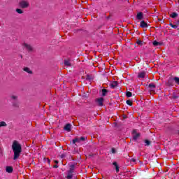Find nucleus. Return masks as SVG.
I'll return each instance as SVG.
<instances>
[{
    "label": "nucleus",
    "mask_w": 179,
    "mask_h": 179,
    "mask_svg": "<svg viewBox=\"0 0 179 179\" xmlns=\"http://www.w3.org/2000/svg\"><path fill=\"white\" fill-rule=\"evenodd\" d=\"M64 65H65L66 66H71V61H69V60H65V61H64Z\"/></svg>",
    "instance_id": "nucleus-18"
},
{
    "label": "nucleus",
    "mask_w": 179,
    "mask_h": 179,
    "mask_svg": "<svg viewBox=\"0 0 179 179\" xmlns=\"http://www.w3.org/2000/svg\"><path fill=\"white\" fill-rule=\"evenodd\" d=\"M178 135H179V130H178Z\"/></svg>",
    "instance_id": "nucleus-41"
},
{
    "label": "nucleus",
    "mask_w": 179,
    "mask_h": 179,
    "mask_svg": "<svg viewBox=\"0 0 179 179\" xmlns=\"http://www.w3.org/2000/svg\"><path fill=\"white\" fill-rule=\"evenodd\" d=\"M136 44H138V45H142L141 41H139V40L136 41Z\"/></svg>",
    "instance_id": "nucleus-31"
},
{
    "label": "nucleus",
    "mask_w": 179,
    "mask_h": 179,
    "mask_svg": "<svg viewBox=\"0 0 179 179\" xmlns=\"http://www.w3.org/2000/svg\"><path fill=\"white\" fill-rule=\"evenodd\" d=\"M64 130L67 132H71V124H67L64 126Z\"/></svg>",
    "instance_id": "nucleus-11"
},
{
    "label": "nucleus",
    "mask_w": 179,
    "mask_h": 179,
    "mask_svg": "<svg viewBox=\"0 0 179 179\" xmlns=\"http://www.w3.org/2000/svg\"><path fill=\"white\" fill-rule=\"evenodd\" d=\"M112 153H115V148H112Z\"/></svg>",
    "instance_id": "nucleus-38"
},
{
    "label": "nucleus",
    "mask_w": 179,
    "mask_h": 179,
    "mask_svg": "<svg viewBox=\"0 0 179 179\" xmlns=\"http://www.w3.org/2000/svg\"><path fill=\"white\" fill-rule=\"evenodd\" d=\"M177 16H178V14H177V13H172L171 14V17H172L173 19L177 17Z\"/></svg>",
    "instance_id": "nucleus-21"
},
{
    "label": "nucleus",
    "mask_w": 179,
    "mask_h": 179,
    "mask_svg": "<svg viewBox=\"0 0 179 179\" xmlns=\"http://www.w3.org/2000/svg\"><path fill=\"white\" fill-rule=\"evenodd\" d=\"M113 124H114L115 127H118V123H117V122H115Z\"/></svg>",
    "instance_id": "nucleus-37"
},
{
    "label": "nucleus",
    "mask_w": 179,
    "mask_h": 179,
    "mask_svg": "<svg viewBox=\"0 0 179 179\" xmlns=\"http://www.w3.org/2000/svg\"><path fill=\"white\" fill-rule=\"evenodd\" d=\"M73 177V174L72 173L68 172L66 179H72Z\"/></svg>",
    "instance_id": "nucleus-16"
},
{
    "label": "nucleus",
    "mask_w": 179,
    "mask_h": 179,
    "mask_svg": "<svg viewBox=\"0 0 179 179\" xmlns=\"http://www.w3.org/2000/svg\"><path fill=\"white\" fill-rule=\"evenodd\" d=\"M96 103L97 106H99V107H101L104 103V99L101 97L96 99Z\"/></svg>",
    "instance_id": "nucleus-4"
},
{
    "label": "nucleus",
    "mask_w": 179,
    "mask_h": 179,
    "mask_svg": "<svg viewBox=\"0 0 179 179\" xmlns=\"http://www.w3.org/2000/svg\"><path fill=\"white\" fill-rule=\"evenodd\" d=\"M132 134L134 141H137L139 136H141V134L136 133V129L132 131Z\"/></svg>",
    "instance_id": "nucleus-3"
},
{
    "label": "nucleus",
    "mask_w": 179,
    "mask_h": 179,
    "mask_svg": "<svg viewBox=\"0 0 179 179\" xmlns=\"http://www.w3.org/2000/svg\"><path fill=\"white\" fill-rule=\"evenodd\" d=\"M53 168H54V169H58V165H57V164H56V165H54Z\"/></svg>",
    "instance_id": "nucleus-39"
},
{
    "label": "nucleus",
    "mask_w": 179,
    "mask_h": 179,
    "mask_svg": "<svg viewBox=\"0 0 179 179\" xmlns=\"http://www.w3.org/2000/svg\"><path fill=\"white\" fill-rule=\"evenodd\" d=\"M55 163L56 164H58V161L55 160Z\"/></svg>",
    "instance_id": "nucleus-40"
},
{
    "label": "nucleus",
    "mask_w": 179,
    "mask_h": 179,
    "mask_svg": "<svg viewBox=\"0 0 179 179\" xmlns=\"http://www.w3.org/2000/svg\"><path fill=\"white\" fill-rule=\"evenodd\" d=\"M60 157H61V159H64V157H65V154H62Z\"/></svg>",
    "instance_id": "nucleus-36"
},
{
    "label": "nucleus",
    "mask_w": 179,
    "mask_h": 179,
    "mask_svg": "<svg viewBox=\"0 0 179 179\" xmlns=\"http://www.w3.org/2000/svg\"><path fill=\"white\" fill-rule=\"evenodd\" d=\"M16 13L22 14V13H23V10H22V9H20V8H17L16 9Z\"/></svg>",
    "instance_id": "nucleus-27"
},
{
    "label": "nucleus",
    "mask_w": 179,
    "mask_h": 179,
    "mask_svg": "<svg viewBox=\"0 0 179 179\" xmlns=\"http://www.w3.org/2000/svg\"><path fill=\"white\" fill-rule=\"evenodd\" d=\"M118 85V83L117 81H114L110 84V87H112L113 89H114L115 87H117V86Z\"/></svg>",
    "instance_id": "nucleus-14"
},
{
    "label": "nucleus",
    "mask_w": 179,
    "mask_h": 179,
    "mask_svg": "<svg viewBox=\"0 0 179 179\" xmlns=\"http://www.w3.org/2000/svg\"><path fill=\"white\" fill-rule=\"evenodd\" d=\"M20 6L21 8H27L29 6V2L26 1H20Z\"/></svg>",
    "instance_id": "nucleus-6"
},
{
    "label": "nucleus",
    "mask_w": 179,
    "mask_h": 179,
    "mask_svg": "<svg viewBox=\"0 0 179 179\" xmlns=\"http://www.w3.org/2000/svg\"><path fill=\"white\" fill-rule=\"evenodd\" d=\"M102 96H106L107 93H108V91L106 89H103L101 90Z\"/></svg>",
    "instance_id": "nucleus-17"
},
{
    "label": "nucleus",
    "mask_w": 179,
    "mask_h": 179,
    "mask_svg": "<svg viewBox=\"0 0 179 179\" xmlns=\"http://www.w3.org/2000/svg\"><path fill=\"white\" fill-rule=\"evenodd\" d=\"M174 83L176 85H179V78L178 77H175L173 78Z\"/></svg>",
    "instance_id": "nucleus-19"
},
{
    "label": "nucleus",
    "mask_w": 179,
    "mask_h": 179,
    "mask_svg": "<svg viewBox=\"0 0 179 179\" xmlns=\"http://www.w3.org/2000/svg\"><path fill=\"white\" fill-rule=\"evenodd\" d=\"M140 26L143 29H146V27H148V23H146L145 21H141L140 23Z\"/></svg>",
    "instance_id": "nucleus-9"
},
{
    "label": "nucleus",
    "mask_w": 179,
    "mask_h": 179,
    "mask_svg": "<svg viewBox=\"0 0 179 179\" xmlns=\"http://www.w3.org/2000/svg\"><path fill=\"white\" fill-rule=\"evenodd\" d=\"M1 127H8V124H6V122L2 121L0 122V128H1Z\"/></svg>",
    "instance_id": "nucleus-20"
},
{
    "label": "nucleus",
    "mask_w": 179,
    "mask_h": 179,
    "mask_svg": "<svg viewBox=\"0 0 179 179\" xmlns=\"http://www.w3.org/2000/svg\"><path fill=\"white\" fill-rule=\"evenodd\" d=\"M24 71H25V72H27V73H31V71H30V69L27 67L24 68Z\"/></svg>",
    "instance_id": "nucleus-25"
},
{
    "label": "nucleus",
    "mask_w": 179,
    "mask_h": 179,
    "mask_svg": "<svg viewBox=\"0 0 179 179\" xmlns=\"http://www.w3.org/2000/svg\"><path fill=\"white\" fill-rule=\"evenodd\" d=\"M75 171V164H71L69 166V173H71L73 174V171Z\"/></svg>",
    "instance_id": "nucleus-10"
},
{
    "label": "nucleus",
    "mask_w": 179,
    "mask_h": 179,
    "mask_svg": "<svg viewBox=\"0 0 179 179\" xmlns=\"http://www.w3.org/2000/svg\"><path fill=\"white\" fill-rule=\"evenodd\" d=\"M149 86L150 87H154V88L156 87V86L154 84H150Z\"/></svg>",
    "instance_id": "nucleus-35"
},
{
    "label": "nucleus",
    "mask_w": 179,
    "mask_h": 179,
    "mask_svg": "<svg viewBox=\"0 0 179 179\" xmlns=\"http://www.w3.org/2000/svg\"><path fill=\"white\" fill-rule=\"evenodd\" d=\"M174 85H175L174 78L173 77L169 78L167 82V86H174Z\"/></svg>",
    "instance_id": "nucleus-5"
},
{
    "label": "nucleus",
    "mask_w": 179,
    "mask_h": 179,
    "mask_svg": "<svg viewBox=\"0 0 179 179\" xmlns=\"http://www.w3.org/2000/svg\"><path fill=\"white\" fill-rule=\"evenodd\" d=\"M12 149L14 153L13 160H17L18 157H20L22 153V145L19 143V141H14L12 144Z\"/></svg>",
    "instance_id": "nucleus-1"
},
{
    "label": "nucleus",
    "mask_w": 179,
    "mask_h": 179,
    "mask_svg": "<svg viewBox=\"0 0 179 179\" xmlns=\"http://www.w3.org/2000/svg\"><path fill=\"white\" fill-rule=\"evenodd\" d=\"M145 75H146V73H145V71H141L138 73V78H145Z\"/></svg>",
    "instance_id": "nucleus-13"
},
{
    "label": "nucleus",
    "mask_w": 179,
    "mask_h": 179,
    "mask_svg": "<svg viewBox=\"0 0 179 179\" xmlns=\"http://www.w3.org/2000/svg\"><path fill=\"white\" fill-rule=\"evenodd\" d=\"M126 103H127V104L128 106H132V101H131V100H127V101H126Z\"/></svg>",
    "instance_id": "nucleus-29"
},
{
    "label": "nucleus",
    "mask_w": 179,
    "mask_h": 179,
    "mask_svg": "<svg viewBox=\"0 0 179 179\" xmlns=\"http://www.w3.org/2000/svg\"><path fill=\"white\" fill-rule=\"evenodd\" d=\"M22 47L23 48H25V50H27V51H32L33 50V47L31 45L26 42L22 43Z\"/></svg>",
    "instance_id": "nucleus-2"
},
{
    "label": "nucleus",
    "mask_w": 179,
    "mask_h": 179,
    "mask_svg": "<svg viewBox=\"0 0 179 179\" xmlns=\"http://www.w3.org/2000/svg\"><path fill=\"white\" fill-rule=\"evenodd\" d=\"M11 99H13V100H16V99H17V96L13 95V96H11Z\"/></svg>",
    "instance_id": "nucleus-32"
},
{
    "label": "nucleus",
    "mask_w": 179,
    "mask_h": 179,
    "mask_svg": "<svg viewBox=\"0 0 179 179\" xmlns=\"http://www.w3.org/2000/svg\"><path fill=\"white\" fill-rule=\"evenodd\" d=\"M178 3H179V0H178Z\"/></svg>",
    "instance_id": "nucleus-42"
},
{
    "label": "nucleus",
    "mask_w": 179,
    "mask_h": 179,
    "mask_svg": "<svg viewBox=\"0 0 179 179\" xmlns=\"http://www.w3.org/2000/svg\"><path fill=\"white\" fill-rule=\"evenodd\" d=\"M145 146H149L152 143V141L149 140H145Z\"/></svg>",
    "instance_id": "nucleus-24"
},
{
    "label": "nucleus",
    "mask_w": 179,
    "mask_h": 179,
    "mask_svg": "<svg viewBox=\"0 0 179 179\" xmlns=\"http://www.w3.org/2000/svg\"><path fill=\"white\" fill-rule=\"evenodd\" d=\"M6 173H8L9 174H10L11 173H13V166H6Z\"/></svg>",
    "instance_id": "nucleus-7"
},
{
    "label": "nucleus",
    "mask_w": 179,
    "mask_h": 179,
    "mask_svg": "<svg viewBox=\"0 0 179 179\" xmlns=\"http://www.w3.org/2000/svg\"><path fill=\"white\" fill-rule=\"evenodd\" d=\"M76 142L78 143H79V138H76L73 139V141H72L73 145H75V143H76Z\"/></svg>",
    "instance_id": "nucleus-22"
},
{
    "label": "nucleus",
    "mask_w": 179,
    "mask_h": 179,
    "mask_svg": "<svg viewBox=\"0 0 179 179\" xmlns=\"http://www.w3.org/2000/svg\"><path fill=\"white\" fill-rule=\"evenodd\" d=\"M153 45H155V47H157V45H159V44H160L159 42H157V41H154L152 42Z\"/></svg>",
    "instance_id": "nucleus-28"
},
{
    "label": "nucleus",
    "mask_w": 179,
    "mask_h": 179,
    "mask_svg": "<svg viewBox=\"0 0 179 179\" xmlns=\"http://www.w3.org/2000/svg\"><path fill=\"white\" fill-rule=\"evenodd\" d=\"M130 162H133V163H136V159H135V158H131V159H130Z\"/></svg>",
    "instance_id": "nucleus-33"
},
{
    "label": "nucleus",
    "mask_w": 179,
    "mask_h": 179,
    "mask_svg": "<svg viewBox=\"0 0 179 179\" xmlns=\"http://www.w3.org/2000/svg\"><path fill=\"white\" fill-rule=\"evenodd\" d=\"M43 162H45V163H48V164H51V160H50V159H48V158H44Z\"/></svg>",
    "instance_id": "nucleus-23"
},
{
    "label": "nucleus",
    "mask_w": 179,
    "mask_h": 179,
    "mask_svg": "<svg viewBox=\"0 0 179 179\" xmlns=\"http://www.w3.org/2000/svg\"><path fill=\"white\" fill-rule=\"evenodd\" d=\"M121 119L122 120L127 119V115H122Z\"/></svg>",
    "instance_id": "nucleus-34"
},
{
    "label": "nucleus",
    "mask_w": 179,
    "mask_h": 179,
    "mask_svg": "<svg viewBox=\"0 0 179 179\" xmlns=\"http://www.w3.org/2000/svg\"><path fill=\"white\" fill-rule=\"evenodd\" d=\"M113 164L115 166V169L116 170V173H119L120 172V166H118V163H117V162H114L113 163Z\"/></svg>",
    "instance_id": "nucleus-8"
},
{
    "label": "nucleus",
    "mask_w": 179,
    "mask_h": 179,
    "mask_svg": "<svg viewBox=\"0 0 179 179\" xmlns=\"http://www.w3.org/2000/svg\"><path fill=\"white\" fill-rule=\"evenodd\" d=\"M143 17V14L142 13H138L137 14V19L138 20H142Z\"/></svg>",
    "instance_id": "nucleus-15"
},
{
    "label": "nucleus",
    "mask_w": 179,
    "mask_h": 179,
    "mask_svg": "<svg viewBox=\"0 0 179 179\" xmlns=\"http://www.w3.org/2000/svg\"><path fill=\"white\" fill-rule=\"evenodd\" d=\"M87 139V137L82 136L80 138H78V143H80V142H85Z\"/></svg>",
    "instance_id": "nucleus-12"
},
{
    "label": "nucleus",
    "mask_w": 179,
    "mask_h": 179,
    "mask_svg": "<svg viewBox=\"0 0 179 179\" xmlns=\"http://www.w3.org/2000/svg\"><path fill=\"white\" fill-rule=\"evenodd\" d=\"M126 96H127V97H132V92H127L126 93Z\"/></svg>",
    "instance_id": "nucleus-26"
},
{
    "label": "nucleus",
    "mask_w": 179,
    "mask_h": 179,
    "mask_svg": "<svg viewBox=\"0 0 179 179\" xmlns=\"http://www.w3.org/2000/svg\"><path fill=\"white\" fill-rule=\"evenodd\" d=\"M171 27H173V29H177V27H178V26L176 25V24H173L172 23L170 24Z\"/></svg>",
    "instance_id": "nucleus-30"
}]
</instances>
